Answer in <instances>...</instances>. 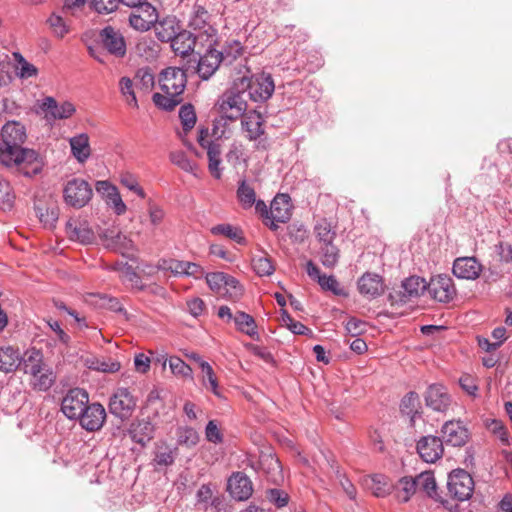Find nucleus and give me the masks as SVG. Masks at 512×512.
<instances>
[{
	"instance_id": "5701e85b",
	"label": "nucleus",
	"mask_w": 512,
	"mask_h": 512,
	"mask_svg": "<svg viewBox=\"0 0 512 512\" xmlns=\"http://www.w3.org/2000/svg\"><path fill=\"white\" fill-rule=\"evenodd\" d=\"M357 286L360 294L368 299L377 298L384 292L383 279L376 273H364L358 279Z\"/></svg>"
},
{
	"instance_id": "c756f323",
	"label": "nucleus",
	"mask_w": 512,
	"mask_h": 512,
	"mask_svg": "<svg viewBox=\"0 0 512 512\" xmlns=\"http://www.w3.org/2000/svg\"><path fill=\"white\" fill-rule=\"evenodd\" d=\"M169 42L171 43V48L176 54L186 56L193 52L196 44V37L192 32L181 28L175 38L171 39Z\"/></svg>"
},
{
	"instance_id": "a18cd8bd",
	"label": "nucleus",
	"mask_w": 512,
	"mask_h": 512,
	"mask_svg": "<svg viewBox=\"0 0 512 512\" xmlns=\"http://www.w3.org/2000/svg\"><path fill=\"white\" fill-rule=\"evenodd\" d=\"M119 92L128 106L138 108V100L135 94L134 82L131 78L123 76L119 80Z\"/></svg>"
},
{
	"instance_id": "393cba45",
	"label": "nucleus",
	"mask_w": 512,
	"mask_h": 512,
	"mask_svg": "<svg viewBox=\"0 0 512 512\" xmlns=\"http://www.w3.org/2000/svg\"><path fill=\"white\" fill-rule=\"evenodd\" d=\"M210 13L198 1L193 5L189 18V27L194 30H203L208 37L216 35V29L210 25Z\"/></svg>"
},
{
	"instance_id": "3c124183",
	"label": "nucleus",
	"mask_w": 512,
	"mask_h": 512,
	"mask_svg": "<svg viewBox=\"0 0 512 512\" xmlns=\"http://www.w3.org/2000/svg\"><path fill=\"white\" fill-rule=\"evenodd\" d=\"M224 280L225 283L223 284L221 296L227 297L229 299L240 298L243 294V287L239 281L229 274H226V278Z\"/></svg>"
},
{
	"instance_id": "4468645a",
	"label": "nucleus",
	"mask_w": 512,
	"mask_h": 512,
	"mask_svg": "<svg viewBox=\"0 0 512 512\" xmlns=\"http://www.w3.org/2000/svg\"><path fill=\"white\" fill-rule=\"evenodd\" d=\"M39 107L45 113V118L53 121L68 119L76 112V108L72 102H57L56 99L51 96L45 97Z\"/></svg>"
},
{
	"instance_id": "603ef678",
	"label": "nucleus",
	"mask_w": 512,
	"mask_h": 512,
	"mask_svg": "<svg viewBox=\"0 0 512 512\" xmlns=\"http://www.w3.org/2000/svg\"><path fill=\"white\" fill-rule=\"evenodd\" d=\"M219 52L221 53L223 61H227L229 64H231L239 56L242 55L243 46L238 40H230L225 43L223 50Z\"/></svg>"
},
{
	"instance_id": "7ed1b4c3",
	"label": "nucleus",
	"mask_w": 512,
	"mask_h": 512,
	"mask_svg": "<svg viewBox=\"0 0 512 512\" xmlns=\"http://www.w3.org/2000/svg\"><path fill=\"white\" fill-rule=\"evenodd\" d=\"M244 92L235 80L233 85L219 98L217 105L221 115L228 120H236L243 116L247 109Z\"/></svg>"
},
{
	"instance_id": "37998d69",
	"label": "nucleus",
	"mask_w": 512,
	"mask_h": 512,
	"mask_svg": "<svg viewBox=\"0 0 512 512\" xmlns=\"http://www.w3.org/2000/svg\"><path fill=\"white\" fill-rule=\"evenodd\" d=\"M152 100L154 105L164 111H172L176 106H178L182 101V97H174V93L172 92H160L154 93L152 96Z\"/></svg>"
},
{
	"instance_id": "58836bf2",
	"label": "nucleus",
	"mask_w": 512,
	"mask_h": 512,
	"mask_svg": "<svg viewBox=\"0 0 512 512\" xmlns=\"http://www.w3.org/2000/svg\"><path fill=\"white\" fill-rule=\"evenodd\" d=\"M252 268L254 272L260 277L270 276L275 271V265L271 257L264 252L253 256Z\"/></svg>"
},
{
	"instance_id": "0eeeda50",
	"label": "nucleus",
	"mask_w": 512,
	"mask_h": 512,
	"mask_svg": "<svg viewBox=\"0 0 512 512\" xmlns=\"http://www.w3.org/2000/svg\"><path fill=\"white\" fill-rule=\"evenodd\" d=\"M132 8L133 11L129 15V24L133 29L146 32L153 28L159 16L156 7L146 0Z\"/></svg>"
},
{
	"instance_id": "6ab92c4d",
	"label": "nucleus",
	"mask_w": 512,
	"mask_h": 512,
	"mask_svg": "<svg viewBox=\"0 0 512 512\" xmlns=\"http://www.w3.org/2000/svg\"><path fill=\"white\" fill-rule=\"evenodd\" d=\"M306 273L312 280L316 281L323 290L330 291L337 296L345 295L344 289L340 287L336 277L321 274L320 269L312 260L306 263Z\"/></svg>"
},
{
	"instance_id": "f257e3e1",
	"label": "nucleus",
	"mask_w": 512,
	"mask_h": 512,
	"mask_svg": "<svg viewBox=\"0 0 512 512\" xmlns=\"http://www.w3.org/2000/svg\"><path fill=\"white\" fill-rule=\"evenodd\" d=\"M0 164L9 169H16L25 177L39 174L43 168V161L34 149L24 148L0 140Z\"/></svg>"
},
{
	"instance_id": "bb28decb",
	"label": "nucleus",
	"mask_w": 512,
	"mask_h": 512,
	"mask_svg": "<svg viewBox=\"0 0 512 512\" xmlns=\"http://www.w3.org/2000/svg\"><path fill=\"white\" fill-rule=\"evenodd\" d=\"M223 61L221 53L215 48H209L198 59L197 73L202 80H208Z\"/></svg>"
},
{
	"instance_id": "bf43d9fd",
	"label": "nucleus",
	"mask_w": 512,
	"mask_h": 512,
	"mask_svg": "<svg viewBox=\"0 0 512 512\" xmlns=\"http://www.w3.org/2000/svg\"><path fill=\"white\" fill-rule=\"evenodd\" d=\"M179 118L183 129L185 131L191 130L195 126L197 119L194 107L191 104L181 106L179 110Z\"/></svg>"
},
{
	"instance_id": "8fccbe9b",
	"label": "nucleus",
	"mask_w": 512,
	"mask_h": 512,
	"mask_svg": "<svg viewBox=\"0 0 512 512\" xmlns=\"http://www.w3.org/2000/svg\"><path fill=\"white\" fill-rule=\"evenodd\" d=\"M98 235L103 245L109 249H116L120 245L121 240L125 239V236L115 228L100 230Z\"/></svg>"
},
{
	"instance_id": "9d476101",
	"label": "nucleus",
	"mask_w": 512,
	"mask_h": 512,
	"mask_svg": "<svg viewBox=\"0 0 512 512\" xmlns=\"http://www.w3.org/2000/svg\"><path fill=\"white\" fill-rule=\"evenodd\" d=\"M427 292L432 299L441 303H448L456 295L453 279L445 274L432 277L428 283Z\"/></svg>"
},
{
	"instance_id": "6e6552de",
	"label": "nucleus",
	"mask_w": 512,
	"mask_h": 512,
	"mask_svg": "<svg viewBox=\"0 0 512 512\" xmlns=\"http://www.w3.org/2000/svg\"><path fill=\"white\" fill-rule=\"evenodd\" d=\"M88 404V393L84 389L73 388L63 397L61 411L69 420H77Z\"/></svg>"
},
{
	"instance_id": "0e129e2a",
	"label": "nucleus",
	"mask_w": 512,
	"mask_h": 512,
	"mask_svg": "<svg viewBox=\"0 0 512 512\" xmlns=\"http://www.w3.org/2000/svg\"><path fill=\"white\" fill-rule=\"evenodd\" d=\"M266 497L269 502L274 504L277 508L285 507L289 501V495L285 491L277 488L267 490Z\"/></svg>"
},
{
	"instance_id": "052dcab7",
	"label": "nucleus",
	"mask_w": 512,
	"mask_h": 512,
	"mask_svg": "<svg viewBox=\"0 0 512 512\" xmlns=\"http://www.w3.org/2000/svg\"><path fill=\"white\" fill-rule=\"evenodd\" d=\"M120 183L128 190L134 192L141 199L146 198L145 191L139 185L137 178L132 173H122L120 177Z\"/></svg>"
},
{
	"instance_id": "4c0bfd02",
	"label": "nucleus",
	"mask_w": 512,
	"mask_h": 512,
	"mask_svg": "<svg viewBox=\"0 0 512 512\" xmlns=\"http://www.w3.org/2000/svg\"><path fill=\"white\" fill-rule=\"evenodd\" d=\"M210 232L215 236H224L238 244H244L245 238L242 230L234 225L222 223L211 227Z\"/></svg>"
},
{
	"instance_id": "4be33fe9",
	"label": "nucleus",
	"mask_w": 512,
	"mask_h": 512,
	"mask_svg": "<svg viewBox=\"0 0 512 512\" xmlns=\"http://www.w3.org/2000/svg\"><path fill=\"white\" fill-rule=\"evenodd\" d=\"M154 432L155 426L148 418L133 420L128 429L131 440L142 447L153 439Z\"/></svg>"
},
{
	"instance_id": "e433bc0d",
	"label": "nucleus",
	"mask_w": 512,
	"mask_h": 512,
	"mask_svg": "<svg viewBox=\"0 0 512 512\" xmlns=\"http://www.w3.org/2000/svg\"><path fill=\"white\" fill-rule=\"evenodd\" d=\"M233 321L238 331L252 338H258V330L255 319L244 311H237Z\"/></svg>"
},
{
	"instance_id": "f3484780",
	"label": "nucleus",
	"mask_w": 512,
	"mask_h": 512,
	"mask_svg": "<svg viewBox=\"0 0 512 512\" xmlns=\"http://www.w3.org/2000/svg\"><path fill=\"white\" fill-rule=\"evenodd\" d=\"M269 213V228L276 230L278 223H285L291 217L290 197L286 194L277 195L271 202Z\"/></svg>"
},
{
	"instance_id": "680f3d73",
	"label": "nucleus",
	"mask_w": 512,
	"mask_h": 512,
	"mask_svg": "<svg viewBox=\"0 0 512 512\" xmlns=\"http://www.w3.org/2000/svg\"><path fill=\"white\" fill-rule=\"evenodd\" d=\"M187 261L176 259L161 260L159 261L158 268L164 271H170L176 276H185V268Z\"/></svg>"
},
{
	"instance_id": "69168bd1",
	"label": "nucleus",
	"mask_w": 512,
	"mask_h": 512,
	"mask_svg": "<svg viewBox=\"0 0 512 512\" xmlns=\"http://www.w3.org/2000/svg\"><path fill=\"white\" fill-rule=\"evenodd\" d=\"M47 22L57 37L62 38L69 31L63 18L55 13L48 18Z\"/></svg>"
},
{
	"instance_id": "864d4df0",
	"label": "nucleus",
	"mask_w": 512,
	"mask_h": 512,
	"mask_svg": "<svg viewBox=\"0 0 512 512\" xmlns=\"http://www.w3.org/2000/svg\"><path fill=\"white\" fill-rule=\"evenodd\" d=\"M170 161L185 172L194 173L196 163L192 161L185 152L174 151L169 155Z\"/></svg>"
},
{
	"instance_id": "e2e57ef3",
	"label": "nucleus",
	"mask_w": 512,
	"mask_h": 512,
	"mask_svg": "<svg viewBox=\"0 0 512 512\" xmlns=\"http://www.w3.org/2000/svg\"><path fill=\"white\" fill-rule=\"evenodd\" d=\"M199 436L195 429L191 427L180 428L178 430V443L187 447H193L198 443Z\"/></svg>"
},
{
	"instance_id": "f03ea898",
	"label": "nucleus",
	"mask_w": 512,
	"mask_h": 512,
	"mask_svg": "<svg viewBox=\"0 0 512 512\" xmlns=\"http://www.w3.org/2000/svg\"><path fill=\"white\" fill-rule=\"evenodd\" d=\"M237 81L244 94L254 102L267 101L275 90V84L270 74L262 73L250 78L243 76Z\"/></svg>"
},
{
	"instance_id": "338daca9",
	"label": "nucleus",
	"mask_w": 512,
	"mask_h": 512,
	"mask_svg": "<svg viewBox=\"0 0 512 512\" xmlns=\"http://www.w3.org/2000/svg\"><path fill=\"white\" fill-rule=\"evenodd\" d=\"M225 278L226 273L224 272H212L206 275V282L211 290L221 295Z\"/></svg>"
},
{
	"instance_id": "7c9ffc66",
	"label": "nucleus",
	"mask_w": 512,
	"mask_h": 512,
	"mask_svg": "<svg viewBox=\"0 0 512 512\" xmlns=\"http://www.w3.org/2000/svg\"><path fill=\"white\" fill-rule=\"evenodd\" d=\"M1 138L11 144L23 146L27 138L26 128L18 121H8L1 129Z\"/></svg>"
},
{
	"instance_id": "39448f33",
	"label": "nucleus",
	"mask_w": 512,
	"mask_h": 512,
	"mask_svg": "<svg viewBox=\"0 0 512 512\" xmlns=\"http://www.w3.org/2000/svg\"><path fill=\"white\" fill-rule=\"evenodd\" d=\"M474 480L464 469H454L448 475L447 489L450 497L458 502L467 501L474 492Z\"/></svg>"
},
{
	"instance_id": "f8f14e48",
	"label": "nucleus",
	"mask_w": 512,
	"mask_h": 512,
	"mask_svg": "<svg viewBox=\"0 0 512 512\" xmlns=\"http://www.w3.org/2000/svg\"><path fill=\"white\" fill-rule=\"evenodd\" d=\"M106 410L98 402L89 403L77 419L87 432L99 431L106 421Z\"/></svg>"
},
{
	"instance_id": "20e7f679",
	"label": "nucleus",
	"mask_w": 512,
	"mask_h": 512,
	"mask_svg": "<svg viewBox=\"0 0 512 512\" xmlns=\"http://www.w3.org/2000/svg\"><path fill=\"white\" fill-rule=\"evenodd\" d=\"M93 196L91 185L82 178L68 180L63 188L64 202L73 208L80 209L86 206Z\"/></svg>"
},
{
	"instance_id": "5fc2aeb1",
	"label": "nucleus",
	"mask_w": 512,
	"mask_h": 512,
	"mask_svg": "<svg viewBox=\"0 0 512 512\" xmlns=\"http://www.w3.org/2000/svg\"><path fill=\"white\" fill-rule=\"evenodd\" d=\"M24 372L32 377L37 376L47 366L42 361V355L36 352L24 360Z\"/></svg>"
},
{
	"instance_id": "cd10ccee",
	"label": "nucleus",
	"mask_w": 512,
	"mask_h": 512,
	"mask_svg": "<svg viewBox=\"0 0 512 512\" xmlns=\"http://www.w3.org/2000/svg\"><path fill=\"white\" fill-rule=\"evenodd\" d=\"M482 266L475 257L457 258L453 264V274L457 278L474 280L479 277Z\"/></svg>"
},
{
	"instance_id": "a211bd4d",
	"label": "nucleus",
	"mask_w": 512,
	"mask_h": 512,
	"mask_svg": "<svg viewBox=\"0 0 512 512\" xmlns=\"http://www.w3.org/2000/svg\"><path fill=\"white\" fill-rule=\"evenodd\" d=\"M443 443L454 447L465 445L469 439L468 429L461 421H447L441 428Z\"/></svg>"
},
{
	"instance_id": "473e14b6",
	"label": "nucleus",
	"mask_w": 512,
	"mask_h": 512,
	"mask_svg": "<svg viewBox=\"0 0 512 512\" xmlns=\"http://www.w3.org/2000/svg\"><path fill=\"white\" fill-rule=\"evenodd\" d=\"M71 153L79 163H85L91 155L89 137L86 133L73 136L69 140Z\"/></svg>"
},
{
	"instance_id": "f704fd0d",
	"label": "nucleus",
	"mask_w": 512,
	"mask_h": 512,
	"mask_svg": "<svg viewBox=\"0 0 512 512\" xmlns=\"http://www.w3.org/2000/svg\"><path fill=\"white\" fill-rule=\"evenodd\" d=\"M84 363L88 369L104 373H115L121 368L120 362L112 358L91 356L87 357Z\"/></svg>"
},
{
	"instance_id": "ea45409f",
	"label": "nucleus",
	"mask_w": 512,
	"mask_h": 512,
	"mask_svg": "<svg viewBox=\"0 0 512 512\" xmlns=\"http://www.w3.org/2000/svg\"><path fill=\"white\" fill-rule=\"evenodd\" d=\"M236 195L241 207L245 210L250 209L255 203L256 192L245 179L239 181Z\"/></svg>"
},
{
	"instance_id": "6e6d98bb",
	"label": "nucleus",
	"mask_w": 512,
	"mask_h": 512,
	"mask_svg": "<svg viewBox=\"0 0 512 512\" xmlns=\"http://www.w3.org/2000/svg\"><path fill=\"white\" fill-rule=\"evenodd\" d=\"M314 232L317 239L322 244L333 242L336 235L332 230L331 224L326 219H322L316 223Z\"/></svg>"
},
{
	"instance_id": "13d9d810",
	"label": "nucleus",
	"mask_w": 512,
	"mask_h": 512,
	"mask_svg": "<svg viewBox=\"0 0 512 512\" xmlns=\"http://www.w3.org/2000/svg\"><path fill=\"white\" fill-rule=\"evenodd\" d=\"M169 367L174 375L189 379L193 378V371L191 367L177 356H171L169 358Z\"/></svg>"
},
{
	"instance_id": "c9c22d12",
	"label": "nucleus",
	"mask_w": 512,
	"mask_h": 512,
	"mask_svg": "<svg viewBox=\"0 0 512 512\" xmlns=\"http://www.w3.org/2000/svg\"><path fill=\"white\" fill-rule=\"evenodd\" d=\"M428 283L424 278L411 276L402 282L403 297L406 299L419 297L427 291Z\"/></svg>"
},
{
	"instance_id": "09e8293b",
	"label": "nucleus",
	"mask_w": 512,
	"mask_h": 512,
	"mask_svg": "<svg viewBox=\"0 0 512 512\" xmlns=\"http://www.w3.org/2000/svg\"><path fill=\"white\" fill-rule=\"evenodd\" d=\"M207 150V156H208V168L210 173L215 177L216 179H220L222 176V169L220 168L221 164V150L220 145L215 144L212 146H209Z\"/></svg>"
},
{
	"instance_id": "412c9836",
	"label": "nucleus",
	"mask_w": 512,
	"mask_h": 512,
	"mask_svg": "<svg viewBox=\"0 0 512 512\" xmlns=\"http://www.w3.org/2000/svg\"><path fill=\"white\" fill-rule=\"evenodd\" d=\"M153 28L157 39L163 43H168L179 33L182 24L175 15H165L162 18L158 17Z\"/></svg>"
},
{
	"instance_id": "4d7b16f0",
	"label": "nucleus",
	"mask_w": 512,
	"mask_h": 512,
	"mask_svg": "<svg viewBox=\"0 0 512 512\" xmlns=\"http://www.w3.org/2000/svg\"><path fill=\"white\" fill-rule=\"evenodd\" d=\"M120 4V0H90V8L102 15L115 12Z\"/></svg>"
},
{
	"instance_id": "79ce46f5",
	"label": "nucleus",
	"mask_w": 512,
	"mask_h": 512,
	"mask_svg": "<svg viewBox=\"0 0 512 512\" xmlns=\"http://www.w3.org/2000/svg\"><path fill=\"white\" fill-rule=\"evenodd\" d=\"M320 261L326 268L333 269L339 261L340 251L333 242L322 244L319 251Z\"/></svg>"
},
{
	"instance_id": "1a4fd4ad",
	"label": "nucleus",
	"mask_w": 512,
	"mask_h": 512,
	"mask_svg": "<svg viewBox=\"0 0 512 512\" xmlns=\"http://www.w3.org/2000/svg\"><path fill=\"white\" fill-rule=\"evenodd\" d=\"M187 83V75L184 69L168 67L160 73L159 86L162 92H172L174 97H182Z\"/></svg>"
},
{
	"instance_id": "de8ad7c7",
	"label": "nucleus",
	"mask_w": 512,
	"mask_h": 512,
	"mask_svg": "<svg viewBox=\"0 0 512 512\" xmlns=\"http://www.w3.org/2000/svg\"><path fill=\"white\" fill-rule=\"evenodd\" d=\"M420 406L419 396L416 392L407 393L401 400L400 411L411 418V422L414 421L415 416L418 414V408Z\"/></svg>"
},
{
	"instance_id": "72a5a7b5",
	"label": "nucleus",
	"mask_w": 512,
	"mask_h": 512,
	"mask_svg": "<svg viewBox=\"0 0 512 512\" xmlns=\"http://www.w3.org/2000/svg\"><path fill=\"white\" fill-rule=\"evenodd\" d=\"M395 497L400 503L408 502L412 496L417 492V482L415 477L404 476L401 477L395 485H393Z\"/></svg>"
},
{
	"instance_id": "dca6fc26",
	"label": "nucleus",
	"mask_w": 512,
	"mask_h": 512,
	"mask_svg": "<svg viewBox=\"0 0 512 512\" xmlns=\"http://www.w3.org/2000/svg\"><path fill=\"white\" fill-rule=\"evenodd\" d=\"M100 39L105 49L113 56L122 58L126 55V42L119 30L106 26L100 31Z\"/></svg>"
},
{
	"instance_id": "ddd939ff",
	"label": "nucleus",
	"mask_w": 512,
	"mask_h": 512,
	"mask_svg": "<svg viewBox=\"0 0 512 512\" xmlns=\"http://www.w3.org/2000/svg\"><path fill=\"white\" fill-rule=\"evenodd\" d=\"M417 482V491L425 493L429 498L440 502L445 508L451 512L458 511V505H450L449 500H445L438 493V486L432 471H424L415 476Z\"/></svg>"
},
{
	"instance_id": "2eb2a0df",
	"label": "nucleus",
	"mask_w": 512,
	"mask_h": 512,
	"mask_svg": "<svg viewBox=\"0 0 512 512\" xmlns=\"http://www.w3.org/2000/svg\"><path fill=\"white\" fill-rule=\"evenodd\" d=\"M417 453L426 463H435L443 453V441L440 437L428 435L421 437L416 445Z\"/></svg>"
},
{
	"instance_id": "49530a36",
	"label": "nucleus",
	"mask_w": 512,
	"mask_h": 512,
	"mask_svg": "<svg viewBox=\"0 0 512 512\" xmlns=\"http://www.w3.org/2000/svg\"><path fill=\"white\" fill-rule=\"evenodd\" d=\"M13 58L16 62V75L21 79H28L34 77L38 73L35 65L28 62L21 53L14 52Z\"/></svg>"
},
{
	"instance_id": "774afa93",
	"label": "nucleus",
	"mask_w": 512,
	"mask_h": 512,
	"mask_svg": "<svg viewBox=\"0 0 512 512\" xmlns=\"http://www.w3.org/2000/svg\"><path fill=\"white\" fill-rule=\"evenodd\" d=\"M214 498L210 485L203 484L196 493L197 504L201 505L205 511L210 508V502Z\"/></svg>"
},
{
	"instance_id": "2f4dec72",
	"label": "nucleus",
	"mask_w": 512,
	"mask_h": 512,
	"mask_svg": "<svg viewBox=\"0 0 512 512\" xmlns=\"http://www.w3.org/2000/svg\"><path fill=\"white\" fill-rule=\"evenodd\" d=\"M365 485L372 494L378 498H384L393 491V484L383 474H373L364 480Z\"/></svg>"
},
{
	"instance_id": "a19ab883",
	"label": "nucleus",
	"mask_w": 512,
	"mask_h": 512,
	"mask_svg": "<svg viewBox=\"0 0 512 512\" xmlns=\"http://www.w3.org/2000/svg\"><path fill=\"white\" fill-rule=\"evenodd\" d=\"M201 371L203 373L202 385L207 390H210L216 397L222 398L223 396L212 366L208 362L201 363Z\"/></svg>"
},
{
	"instance_id": "9b49d317",
	"label": "nucleus",
	"mask_w": 512,
	"mask_h": 512,
	"mask_svg": "<svg viewBox=\"0 0 512 512\" xmlns=\"http://www.w3.org/2000/svg\"><path fill=\"white\" fill-rule=\"evenodd\" d=\"M136 401L127 388H118L111 396L109 410L114 416L128 419L135 409Z\"/></svg>"
},
{
	"instance_id": "a878e982",
	"label": "nucleus",
	"mask_w": 512,
	"mask_h": 512,
	"mask_svg": "<svg viewBox=\"0 0 512 512\" xmlns=\"http://www.w3.org/2000/svg\"><path fill=\"white\" fill-rule=\"evenodd\" d=\"M426 405L437 412H445L451 403L446 388L439 384L430 385L425 396Z\"/></svg>"
},
{
	"instance_id": "aec40b11",
	"label": "nucleus",
	"mask_w": 512,
	"mask_h": 512,
	"mask_svg": "<svg viewBox=\"0 0 512 512\" xmlns=\"http://www.w3.org/2000/svg\"><path fill=\"white\" fill-rule=\"evenodd\" d=\"M227 490L235 500L245 501L252 495V482L244 473L236 472L228 479Z\"/></svg>"
},
{
	"instance_id": "b1692460",
	"label": "nucleus",
	"mask_w": 512,
	"mask_h": 512,
	"mask_svg": "<svg viewBox=\"0 0 512 512\" xmlns=\"http://www.w3.org/2000/svg\"><path fill=\"white\" fill-rule=\"evenodd\" d=\"M66 233L70 240L83 245L92 244L95 241V233L85 221L69 220L66 223Z\"/></svg>"
},
{
	"instance_id": "423d86ee",
	"label": "nucleus",
	"mask_w": 512,
	"mask_h": 512,
	"mask_svg": "<svg viewBox=\"0 0 512 512\" xmlns=\"http://www.w3.org/2000/svg\"><path fill=\"white\" fill-rule=\"evenodd\" d=\"M241 118V129L245 137L252 142H255L256 149L266 150L268 147L265 135L263 116L256 110L244 113Z\"/></svg>"
},
{
	"instance_id": "c85d7f7f",
	"label": "nucleus",
	"mask_w": 512,
	"mask_h": 512,
	"mask_svg": "<svg viewBox=\"0 0 512 512\" xmlns=\"http://www.w3.org/2000/svg\"><path fill=\"white\" fill-rule=\"evenodd\" d=\"M22 362L23 357L19 348L11 345L0 346V372L4 374L13 373Z\"/></svg>"
},
{
	"instance_id": "c03bdc74",
	"label": "nucleus",
	"mask_w": 512,
	"mask_h": 512,
	"mask_svg": "<svg viewBox=\"0 0 512 512\" xmlns=\"http://www.w3.org/2000/svg\"><path fill=\"white\" fill-rule=\"evenodd\" d=\"M55 374L52 369L46 367L37 376L31 378L30 384L34 390L48 391L55 382Z\"/></svg>"
}]
</instances>
